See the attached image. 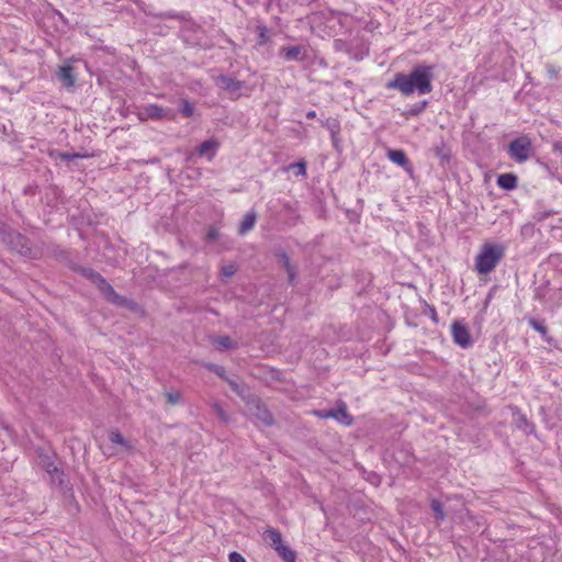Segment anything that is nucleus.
<instances>
[{
	"label": "nucleus",
	"mask_w": 562,
	"mask_h": 562,
	"mask_svg": "<svg viewBox=\"0 0 562 562\" xmlns=\"http://www.w3.org/2000/svg\"><path fill=\"white\" fill-rule=\"evenodd\" d=\"M432 79L434 66L419 64L408 74L396 72L385 87L389 90H396L405 97L414 93L424 95L432 91Z\"/></svg>",
	"instance_id": "nucleus-1"
},
{
	"label": "nucleus",
	"mask_w": 562,
	"mask_h": 562,
	"mask_svg": "<svg viewBox=\"0 0 562 562\" xmlns=\"http://www.w3.org/2000/svg\"><path fill=\"white\" fill-rule=\"evenodd\" d=\"M505 246L501 244L484 243L475 257L474 268L479 274L493 271L505 256Z\"/></svg>",
	"instance_id": "nucleus-2"
},
{
	"label": "nucleus",
	"mask_w": 562,
	"mask_h": 562,
	"mask_svg": "<svg viewBox=\"0 0 562 562\" xmlns=\"http://www.w3.org/2000/svg\"><path fill=\"white\" fill-rule=\"evenodd\" d=\"M314 415L322 419L334 418L339 424L350 426L353 423V417L348 413L347 405L340 401L336 409L314 411Z\"/></svg>",
	"instance_id": "nucleus-3"
},
{
	"label": "nucleus",
	"mask_w": 562,
	"mask_h": 562,
	"mask_svg": "<svg viewBox=\"0 0 562 562\" xmlns=\"http://www.w3.org/2000/svg\"><path fill=\"white\" fill-rule=\"evenodd\" d=\"M247 411L255 423H260L266 426H271L273 424V417L271 413L259 400L254 398L248 401Z\"/></svg>",
	"instance_id": "nucleus-4"
},
{
	"label": "nucleus",
	"mask_w": 562,
	"mask_h": 562,
	"mask_svg": "<svg viewBox=\"0 0 562 562\" xmlns=\"http://www.w3.org/2000/svg\"><path fill=\"white\" fill-rule=\"evenodd\" d=\"M531 143L527 137H519L510 142L509 156L517 162H524L529 158Z\"/></svg>",
	"instance_id": "nucleus-5"
},
{
	"label": "nucleus",
	"mask_w": 562,
	"mask_h": 562,
	"mask_svg": "<svg viewBox=\"0 0 562 562\" xmlns=\"http://www.w3.org/2000/svg\"><path fill=\"white\" fill-rule=\"evenodd\" d=\"M8 244L21 256L34 258L35 255L30 246L29 239L20 233L12 232L8 235Z\"/></svg>",
	"instance_id": "nucleus-6"
},
{
	"label": "nucleus",
	"mask_w": 562,
	"mask_h": 562,
	"mask_svg": "<svg viewBox=\"0 0 562 562\" xmlns=\"http://www.w3.org/2000/svg\"><path fill=\"white\" fill-rule=\"evenodd\" d=\"M215 82H216L217 87L227 91L235 98L240 95V91L245 87V82L239 81V80H237L233 77L226 76V75H221V76L216 77Z\"/></svg>",
	"instance_id": "nucleus-7"
},
{
	"label": "nucleus",
	"mask_w": 562,
	"mask_h": 562,
	"mask_svg": "<svg viewBox=\"0 0 562 562\" xmlns=\"http://www.w3.org/2000/svg\"><path fill=\"white\" fill-rule=\"evenodd\" d=\"M451 334L453 341L462 348H468L472 345L469 329L460 322H454L451 326Z\"/></svg>",
	"instance_id": "nucleus-8"
},
{
	"label": "nucleus",
	"mask_w": 562,
	"mask_h": 562,
	"mask_svg": "<svg viewBox=\"0 0 562 562\" xmlns=\"http://www.w3.org/2000/svg\"><path fill=\"white\" fill-rule=\"evenodd\" d=\"M40 464L49 474L53 482H58V484L63 483L61 476L64 475V472L55 463L53 457L47 456V454L41 456Z\"/></svg>",
	"instance_id": "nucleus-9"
},
{
	"label": "nucleus",
	"mask_w": 562,
	"mask_h": 562,
	"mask_svg": "<svg viewBox=\"0 0 562 562\" xmlns=\"http://www.w3.org/2000/svg\"><path fill=\"white\" fill-rule=\"evenodd\" d=\"M279 56L285 61H302L306 58V49L301 45L283 46L279 49Z\"/></svg>",
	"instance_id": "nucleus-10"
},
{
	"label": "nucleus",
	"mask_w": 562,
	"mask_h": 562,
	"mask_svg": "<svg viewBox=\"0 0 562 562\" xmlns=\"http://www.w3.org/2000/svg\"><path fill=\"white\" fill-rule=\"evenodd\" d=\"M57 78L63 83V86L67 89H70L76 83V74L75 68L70 64H65L59 67L57 71Z\"/></svg>",
	"instance_id": "nucleus-11"
},
{
	"label": "nucleus",
	"mask_w": 562,
	"mask_h": 562,
	"mask_svg": "<svg viewBox=\"0 0 562 562\" xmlns=\"http://www.w3.org/2000/svg\"><path fill=\"white\" fill-rule=\"evenodd\" d=\"M386 157L395 165L404 168L406 171H412L409 160L402 149H387Z\"/></svg>",
	"instance_id": "nucleus-12"
},
{
	"label": "nucleus",
	"mask_w": 562,
	"mask_h": 562,
	"mask_svg": "<svg viewBox=\"0 0 562 562\" xmlns=\"http://www.w3.org/2000/svg\"><path fill=\"white\" fill-rule=\"evenodd\" d=\"M322 125L328 130L330 133L333 146L336 149H339V133H340V122L335 117H328L327 120L322 122Z\"/></svg>",
	"instance_id": "nucleus-13"
},
{
	"label": "nucleus",
	"mask_w": 562,
	"mask_h": 562,
	"mask_svg": "<svg viewBox=\"0 0 562 562\" xmlns=\"http://www.w3.org/2000/svg\"><path fill=\"white\" fill-rule=\"evenodd\" d=\"M169 111L159 106L157 104H148L146 105L140 115H144L146 119L160 120L167 117Z\"/></svg>",
	"instance_id": "nucleus-14"
},
{
	"label": "nucleus",
	"mask_w": 562,
	"mask_h": 562,
	"mask_svg": "<svg viewBox=\"0 0 562 562\" xmlns=\"http://www.w3.org/2000/svg\"><path fill=\"white\" fill-rule=\"evenodd\" d=\"M276 257L278 258L279 262L282 263L288 273L289 282L292 284L296 277L295 267L291 263L289 256L284 251L277 252Z\"/></svg>",
	"instance_id": "nucleus-15"
},
{
	"label": "nucleus",
	"mask_w": 562,
	"mask_h": 562,
	"mask_svg": "<svg viewBox=\"0 0 562 562\" xmlns=\"http://www.w3.org/2000/svg\"><path fill=\"white\" fill-rule=\"evenodd\" d=\"M99 290L108 301L119 305L123 304L124 299L114 291L113 286L108 281L102 283Z\"/></svg>",
	"instance_id": "nucleus-16"
},
{
	"label": "nucleus",
	"mask_w": 562,
	"mask_h": 562,
	"mask_svg": "<svg viewBox=\"0 0 562 562\" xmlns=\"http://www.w3.org/2000/svg\"><path fill=\"white\" fill-rule=\"evenodd\" d=\"M497 186L504 190H514L517 188L518 178L514 173H502L497 177Z\"/></svg>",
	"instance_id": "nucleus-17"
},
{
	"label": "nucleus",
	"mask_w": 562,
	"mask_h": 562,
	"mask_svg": "<svg viewBox=\"0 0 562 562\" xmlns=\"http://www.w3.org/2000/svg\"><path fill=\"white\" fill-rule=\"evenodd\" d=\"M220 147V143L216 140V139H207L205 142H203L196 149L198 154L200 156H205L207 154H211L210 155V159H212L215 154H216V150L218 149Z\"/></svg>",
	"instance_id": "nucleus-18"
},
{
	"label": "nucleus",
	"mask_w": 562,
	"mask_h": 562,
	"mask_svg": "<svg viewBox=\"0 0 562 562\" xmlns=\"http://www.w3.org/2000/svg\"><path fill=\"white\" fill-rule=\"evenodd\" d=\"M434 151L435 155L439 158L441 165L449 162L451 158V149L445 140L441 139L438 144H436Z\"/></svg>",
	"instance_id": "nucleus-19"
},
{
	"label": "nucleus",
	"mask_w": 562,
	"mask_h": 562,
	"mask_svg": "<svg viewBox=\"0 0 562 562\" xmlns=\"http://www.w3.org/2000/svg\"><path fill=\"white\" fill-rule=\"evenodd\" d=\"M257 214L255 211H249L244 215V218L239 225L238 233L240 235H245L249 231H251L256 224Z\"/></svg>",
	"instance_id": "nucleus-20"
},
{
	"label": "nucleus",
	"mask_w": 562,
	"mask_h": 562,
	"mask_svg": "<svg viewBox=\"0 0 562 562\" xmlns=\"http://www.w3.org/2000/svg\"><path fill=\"white\" fill-rule=\"evenodd\" d=\"M263 538L266 541L270 543L271 547L276 550L277 547L282 546V536L281 532L274 528H269L263 532Z\"/></svg>",
	"instance_id": "nucleus-21"
},
{
	"label": "nucleus",
	"mask_w": 562,
	"mask_h": 562,
	"mask_svg": "<svg viewBox=\"0 0 562 562\" xmlns=\"http://www.w3.org/2000/svg\"><path fill=\"white\" fill-rule=\"evenodd\" d=\"M213 344L220 350L236 349L237 344L234 342L228 336H217L213 338Z\"/></svg>",
	"instance_id": "nucleus-22"
},
{
	"label": "nucleus",
	"mask_w": 562,
	"mask_h": 562,
	"mask_svg": "<svg viewBox=\"0 0 562 562\" xmlns=\"http://www.w3.org/2000/svg\"><path fill=\"white\" fill-rule=\"evenodd\" d=\"M428 105V101L424 100L418 103L411 105L406 111L403 112L405 117H413L420 115Z\"/></svg>",
	"instance_id": "nucleus-23"
},
{
	"label": "nucleus",
	"mask_w": 562,
	"mask_h": 562,
	"mask_svg": "<svg viewBox=\"0 0 562 562\" xmlns=\"http://www.w3.org/2000/svg\"><path fill=\"white\" fill-rule=\"evenodd\" d=\"M109 439L112 443L120 445L126 450L133 449L132 445L123 437L119 430H112L109 435Z\"/></svg>",
	"instance_id": "nucleus-24"
},
{
	"label": "nucleus",
	"mask_w": 562,
	"mask_h": 562,
	"mask_svg": "<svg viewBox=\"0 0 562 562\" xmlns=\"http://www.w3.org/2000/svg\"><path fill=\"white\" fill-rule=\"evenodd\" d=\"M276 551L285 562H295L296 554L289 547L282 544L277 547Z\"/></svg>",
	"instance_id": "nucleus-25"
},
{
	"label": "nucleus",
	"mask_w": 562,
	"mask_h": 562,
	"mask_svg": "<svg viewBox=\"0 0 562 562\" xmlns=\"http://www.w3.org/2000/svg\"><path fill=\"white\" fill-rule=\"evenodd\" d=\"M85 276L89 278L97 285L98 289L102 285V283L106 282V280L100 273L91 269L86 270Z\"/></svg>",
	"instance_id": "nucleus-26"
},
{
	"label": "nucleus",
	"mask_w": 562,
	"mask_h": 562,
	"mask_svg": "<svg viewBox=\"0 0 562 562\" xmlns=\"http://www.w3.org/2000/svg\"><path fill=\"white\" fill-rule=\"evenodd\" d=\"M258 30V41H257V44L259 46H262V45H266L268 42H269V31L267 29V26L265 25H259L257 27Z\"/></svg>",
	"instance_id": "nucleus-27"
},
{
	"label": "nucleus",
	"mask_w": 562,
	"mask_h": 562,
	"mask_svg": "<svg viewBox=\"0 0 562 562\" xmlns=\"http://www.w3.org/2000/svg\"><path fill=\"white\" fill-rule=\"evenodd\" d=\"M180 111L186 117H191L194 114V105L188 100H181Z\"/></svg>",
	"instance_id": "nucleus-28"
},
{
	"label": "nucleus",
	"mask_w": 562,
	"mask_h": 562,
	"mask_svg": "<svg viewBox=\"0 0 562 562\" xmlns=\"http://www.w3.org/2000/svg\"><path fill=\"white\" fill-rule=\"evenodd\" d=\"M165 396L170 405L180 404L182 400L181 393L179 391L166 392Z\"/></svg>",
	"instance_id": "nucleus-29"
},
{
	"label": "nucleus",
	"mask_w": 562,
	"mask_h": 562,
	"mask_svg": "<svg viewBox=\"0 0 562 562\" xmlns=\"http://www.w3.org/2000/svg\"><path fill=\"white\" fill-rule=\"evenodd\" d=\"M430 507L432 509V512L435 513L436 515V518L438 520H443L445 519V513H443V509H442V505L439 501L437 499H434L430 504Z\"/></svg>",
	"instance_id": "nucleus-30"
},
{
	"label": "nucleus",
	"mask_w": 562,
	"mask_h": 562,
	"mask_svg": "<svg viewBox=\"0 0 562 562\" xmlns=\"http://www.w3.org/2000/svg\"><path fill=\"white\" fill-rule=\"evenodd\" d=\"M528 324L531 328H533L536 331L546 335L547 334V327L542 322H539L536 318H529Z\"/></svg>",
	"instance_id": "nucleus-31"
},
{
	"label": "nucleus",
	"mask_w": 562,
	"mask_h": 562,
	"mask_svg": "<svg viewBox=\"0 0 562 562\" xmlns=\"http://www.w3.org/2000/svg\"><path fill=\"white\" fill-rule=\"evenodd\" d=\"M205 368L212 372H214L216 375H218L220 378H222L223 380H225V378H227L225 375V369L218 364H214V363H206L205 364Z\"/></svg>",
	"instance_id": "nucleus-32"
},
{
	"label": "nucleus",
	"mask_w": 562,
	"mask_h": 562,
	"mask_svg": "<svg viewBox=\"0 0 562 562\" xmlns=\"http://www.w3.org/2000/svg\"><path fill=\"white\" fill-rule=\"evenodd\" d=\"M213 409L216 413L217 417L223 423H227L228 422V415L226 414V412L223 409V407L218 403H214L213 404Z\"/></svg>",
	"instance_id": "nucleus-33"
},
{
	"label": "nucleus",
	"mask_w": 562,
	"mask_h": 562,
	"mask_svg": "<svg viewBox=\"0 0 562 562\" xmlns=\"http://www.w3.org/2000/svg\"><path fill=\"white\" fill-rule=\"evenodd\" d=\"M236 271H237V267L234 263L223 266L222 270H221L222 274L226 278L233 277L236 273Z\"/></svg>",
	"instance_id": "nucleus-34"
},
{
	"label": "nucleus",
	"mask_w": 562,
	"mask_h": 562,
	"mask_svg": "<svg viewBox=\"0 0 562 562\" xmlns=\"http://www.w3.org/2000/svg\"><path fill=\"white\" fill-rule=\"evenodd\" d=\"M225 381L228 383V385L231 386V389H232L236 394H238V395H240V396L243 395V389L239 386V384H238L236 381H234V380H232V379H229V378H225Z\"/></svg>",
	"instance_id": "nucleus-35"
},
{
	"label": "nucleus",
	"mask_w": 562,
	"mask_h": 562,
	"mask_svg": "<svg viewBox=\"0 0 562 562\" xmlns=\"http://www.w3.org/2000/svg\"><path fill=\"white\" fill-rule=\"evenodd\" d=\"M229 562H247L246 559L238 552H231L228 555Z\"/></svg>",
	"instance_id": "nucleus-36"
},
{
	"label": "nucleus",
	"mask_w": 562,
	"mask_h": 562,
	"mask_svg": "<svg viewBox=\"0 0 562 562\" xmlns=\"http://www.w3.org/2000/svg\"><path fill=\"white\" fill-rule=\"evenodd\" d=\"M78 157H80V155H78V154H69V153H60L59 154V158L65 161H70Z\"/></svg>",
	"instance_id": "nucleus-37"
},
{
	"label": "nucleus",
	"mask_w": 562,
	"mask_h": 562,
	"mask_svg": "<svg viewBox=\"0 0 562 562\" xmlns=\"http://www.w3.org/2000/svg\"><path fill=\"white\" fill-rule=\"evenodd\" d=\"M292 167H296L297 168V175H302V176L306 175V165H305V162H297V164L292 165Z\"/></svg>",
	"instance_id": "nucleus-38"
},
{
	"label": "nucleus",
	"mask_w": 562,
	"mask_h": 562,
	"mask_svg": "<svg viewBox=\"0 0 562 562\" xmlns=\"http://www.w3.org/2000/svg\"><path fill=\"white\" fill-rule=\"evenodd\" d=\"M217 237H218L217 229H215V228L209 229V232L206 234V239L207 240H215V239H217Z\"/></svg>",
	"instance_id": "nucleus-39"
},
{
	"label": "nucleus",
	"mask_w": 562,
	"mask_h": 562,
	"mask_svg": "<svg viewBox=\"0 0 562 562\" xmlns=\"http://www.w3.org/2000/svg\"><path fill=\"white\" fill-rule=\"evenodd\" d=\"M166 15L168 18H171V19H183V14L182 13H177V12H168L166 13Z\"/></svg>",
	"instance_id": "nucleus-40"
},
{
	"label": "nucleus",
	"mask_w": 562,
	"mask_h": 562,
	"mask_svg": "<svg viewBox=\"0 0 562 562\" xmlns=\"http://www.w3.org/2000/svg\"><path fill=\"white\" fill-rule=\"evenodd\" d=\"M548 72L550 75V77H554L557 75V71L553 69L552 66H548Z\"/></svg>",
	"instance_id": "nucleus-41"
},
{
	"label": "nucleus",
	"mask_w": 562,
	"mask_h": 562,
	"mask_svg": "<svg viewBox=\"0 0 562 562\" xmlns=\"http://www.w3.org/2000/svg\"><path fill=\"white\" fill-rule=\"evenodd\" d=\"M306 117L307 119H315L316 117V112L315 111H308L306 113Z\"/></svg>",
	"instance_id": "nucleus-42"
},
{
	"label": "nucleus",
	"mask_w": 562,
	"mask_h": 562,
	"mask_svg": "<svg viewBox=\"0 0 562 562\" xmlns=\"http://www.w3.org/2000/svg\"><path fill=\"white\" fill-rule=\"evenodd\" d=\"M520 419H521V424H525L526 426L529 425L528 420H527V418L525 416H521Z\"/></svg>",
	"instance_id": "nucleus-43"
},
{
	"label": "nucleus",
	"mask_w": 562,
	"mask_h": 562,
	"mask_svg": "<svg viewBox=\"0 0 562 562\" xmlns=\"http://www.w3.org/2000/svg\"><path fill=\"white\" fill-rule=\"evenodd\" d=\"M520 419H521V424H525L526 426L529 425L528 420H527V418L525 416H521Z\"/></svg>",
	"instance_id": "nucleus-44"
},
{
	"label": "nucleus",
	"mask_w": 562,
	"mask_h": 562,
	"mask_svg": "<svg viewBox=\"0 0 562 562\" xmlns=\"http://www.w3.org/2000/svg\"><path fill=\"white\" fill-rule=\"evenodd\" d=\"M371 481L373 484H378L379 483V479L374 475V477H371Z\"/></svg>",
	"instance_id": "nucleus-45"
},
{
	"label": "nucleus",
	"mask_w": 562,
	"mask_h": 562,
	"mask_svg": "<svg viewBox=\"0 0 562 562\" xmlns=\"http://www.w3.org/2000/svg\"><path fill=\"white\" fill-rule=\"evenodd\" d=\"M371 481L373 484H378L379 483V479L374 475V477H371Z\"/></svg>",
	"instance_id": "nucleus-46"
}]
</instances>
